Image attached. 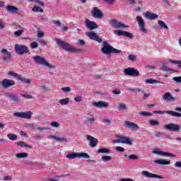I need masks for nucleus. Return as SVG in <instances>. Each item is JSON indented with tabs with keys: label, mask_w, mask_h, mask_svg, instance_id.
Listing matches in <instances>:
<instances>
[{
	"label": "nucleus",
	"mask_w": 181,
	"mask_h": 181,
	"mask_svg": "<svg viewBox=\"0 0 181 181\" xmlns=\"http://www.w3.org/2000/svg\"><path fill=\"white\" fill-rule=\"evenodd\" d=\"M33 60H34L36 64L38 66H42L43 67H47V69L54 70L56 69V65L50 64L49 61L45 59V57L40 55H35L33 57Z\"/></svg>",
	"instance_id": "f257e3e1"
},
{
	"label": "nucleus",
	"mask_w": 181,
	"mask_h": 181,
	"mask_svg": "<svg viewBox=\"0 0 181 181\" xmlns=\"http://www.w3.org/2000/svg\"><path fill=\"white\" fill-rule=\"evenodd\" d=\"M55 42L63 50H66V52H69L70 53H81V49L72 47L70 44L60 39H56Z\"/></svg>",
	"instance_id": "f03ea898"
},
{
	"label": "nucleus",
	"mask_w": 181,
	"mask_h": 181,
	"mask_svg": "<svg viewBox=\"0 0 181 181\" xmlns=\"http://www.w3.org/2000/svg\"><path fill=\"white\" fill-rule=\"evenodd\" d=\"M102 46L103 47L101 48V52L102 53H103V54H110V53L119 54L122 52L110 45L108 42L107 41H103L102 43Z\"/></svg>",
	"instance_id": "7ed1b4c3"
},
{
	"label": "nucleus",
	"mask_w": 181,
	"mask_h": 181,
	"mask_svg": "<svg viewBox=\"0 0 181 181\" xmlns=\"http://www.w3.org/2000/svg\"><path fill=\"white\" fill-rule=\"evenodd\" d=\"M134 141L127 136L118 135L117 139L112 140V144H125L126 145H132Z\"/></svg>",
	"instance_id": "20e7f679"
},
{
	"label": "nucleus",
	"mask_w": 181,
	"mask_h": 181,
	"mask_svg": "<svg viewBox=\"0 0 181 181\" xmlns=\"http://www.w3.org/2000/svg\"><path fill=\"white\" fill-rule=\"evenodd\" d=\"M14 50L16 53L20 54V56L25 54V53H29V48L23 45L16 44L14 47Z\"/></svg>",
	"instance_id": "39448f33"
},
{
	"label": "nucleus",
	"mask_w": 181,
	"mask_h": 181,
	"mask_svg": "<svg viewBox=\"0 0 181 181\" xmlns=\"http://www.w3.org/2000/svg\"><path fill=\"white\" fill-rule=\"evenodd\" d=\"M163 128L164 129L170 131V132H179V131H180L181 129V126L177 124L170 123L168 124H165Z\"/></svg>",
	"instance_id": "423d86ee"
},
{
	"label": "nucleus",
	"mask_w": 181,
	"mask_h": 181,
	"mask_svg": "<svg viewBox=\"0 0 181 181\" xmlns=\"http://www.w3.org/2000/svg\"><path fill=\"white\" fill-rule=\"evenodd\" d=\"M90 13L95 19H103L104 18V13H103V11H101L98 7H93Z\"/></svg>",
	"instance_id": "0eeeda50"
},
{
	"label": "nucleus",
	"mask_w": 181,
	"mask_h": 181,
	"mask_svg": "<svg viewBox=\"0 0 181 181\" xmlns=\"http://www.w3.org/2000/svg\"><path fill=\"white\" fill-rule=\"evenodd\" d=\"M124 74L125 76H130V77H138V76H139V71L138 69H135L132 67L124 69Z\"/></svg>",
	"instance_id": "6e6552de"
},
{
	"label": "nucleus",
	"mask_w": 181,
	"mask_h": 181,
	"mask_svg": "<svg viewBox=\"0 0 181 181\" xmlns=\"http://www.w3.org/2000/svg\"><path fill=\"white\" fill-rule=\"evenodd\" d=\"M136 19L137 24L139 25L140 32H142V33H148V30L145 28V21H144L142 17L138 16L136 17Z\"/></svg>",
	"instance_id": "1a4fd4ad"
},
{
	"label": "nucleus",
	"mask_w": 181,
	"mask_h": 181,
	"mask_svg": "<svg viewBox=\"0 0 181 181\" xmlns=\"http://www.w3.org/2000/svg\"><path fill=\"white\" fill-rule=\"evenodd\" d=\"M109 23L112 28H114L115 29H124V28H129L128 25L123 24L122 23L118 21V20L115 19H112Z\"/></svg>",
	"instance_id": "9d476101"
},
{
	"label": "nucleus",
	"mask_w": 181,
	"mask_h": 181,
	"mask_svg": "<svg viewBox=\"0 0 181 181\" xmlns=\"http://www.w3.org/2000/svg\"><path fill=\"white\" fill-rule=\"evenodd\" d=\"M153 114H168V115H171V117H177V118L181 117V113H179L177 112H175L173 110H165V111H162V110H155L153 112Z\"/></svg>",
	"instance_id": "9b49d317"
},
{
	"label": "nucleus",
	"mask_w": 181,
	"mask_h": 181,
	"mask_svg": "<svg viewBox=\"0 0 181 181\" xmlns=\"http://www.w3.org/2000/svg\"><path fill=\"white\" fill-rule=\"evenodd\" d=\"M14 117L18 118H24V119H30L32 118V112H16L13 114Z\"/></svg>",
	"instance_id": "f8f14e48"
},
{
	"label": "nucleus",
	"mask_w": 181,
	"mask_h": 181,
	"mask_svg": "<svg viewBox=\"0 0 181 181\" xmlns=\"http://www.w3.org/2000/svg\"><path fill=\"white\" fill-rule=\"evenodd\" d=\"M141 175L144 177H148V179H165L162 175L153 174L152 173H149L148 171L143 170L141 171Z\"/></svg>",
	"instance_id": "ddd939ff"
},
{
	"label": "nucleus",
	"mask_w": 181,
	"mask_h": 181,
	"mask_svg": "<svg viewBox=\"0 0 181 181\" xmlns=\"http://www.w3.org/2000/svg\"><path fill=\"white\" fill-rule=\"evenodd\" d=\"M1 53L3 54V61L4 63H9V61L12 59V54L5 48L1 50Z\"/></svg>",
	"instance_id": "4468645a"
},
{
	"label": "nucleus",
	"mask_w": 181,
	"mask_h": 181,
	"mask_svg": "<svg viewBox=\"0 0 181 181\" xmlns=\"http://www.w3.org/2000/svg\"><path fill=\"white\" fill-rule=\"evenodd\" d=\"M85 26L89 30H94V29H98V25L92 21L86 19L85 21Z\"/></svg>",
	"instance_id": "2eb2a0df"
},
{
	"label": "nucleus",
	"mask_w": 181,
	"mask_h": 181,
	"mask_svg": "<svg viewBox=\"0 0 181 181\" xmlns=\"http://www.w3.org/2000/svg\"><path fill=\"white\" fill-rule=\"evenodd\" d=\"M6 97L9 99V101H11V103H13V104H18L21 102L19 97L16 94L7 93L6 94Z\"/></svg>",
	"instance_id": "dca6fc26"
},
{
	"label": "nucleus",
	"mask_w": 181,
	"mask_h": 181,
	"mask_svg": "<svg viewBox=\"0 0 181 181\" xmlns=\"http://www.w3.org/2000/svg\"><path fill=\"white\" fill-rule=\"evenodd\" d=\"M87 36L91 40H95V42H98V43H103V39L101 37H99V36L97 35V33L90 31L87 33Z\"/></svg>",
	"instance_id": "f3484780"
},
{
	"label": "nucleus",
	"mask_w": 181,
	"mask_h": 181,
	"mask_svg": "<svg viewBox=\"0 0 181 181\" xmlns=\"http://www.w3.org/2000/svg\"><path fill=\"white\" fill-rule=\"evenodd\" d=\"M124 127L125 128L132 129V131H138L139 129V126H138V124L129 121H124Z\"/></svg>",
	"instance_id": "a211bd4d"
},
{
	"label": "nucleus",
	"mask_w": 181,
	"mask_h": 181,
	"mask_svg": "<svg viewBox=\"0 0 181 181\" xmlns=\"http://www.w3.org/2000/svg\"><path fill=\"white\" fill-rule=\"evenodd\" d=\"M152 153H154L155 155H158L159 156H170V158H176V155L172 153H168L159 150H154L152 151Z\"/></svg>",
	"instance_id": "6ab92c4d"
},
{
	"label": "nucleus",
	"mask_w": 181,
	"mask_h": 181,
	"mask_svg": "<svg viewBox=\"0 0 181 181\" xmlns=\"http://www.w3.org/2000/svg\"><path fill=\"white\" fill-rule=\"evenodd\" d=\"M115 35H117V36H126V37H129V39H134V35L131 33H128L127 31L117 30L115 31Z\"/></svg>",
	"instance_id": "aec40b11"
},
{
	"label": "nucleus",
	"mask_w": 181,
	"mask_h": 181,
	"mask_svg": "<svg viewBox=\"0 0 181 181\" xmlns=\"http://www.w3.org/2000/svg\"><path fill=\"white\" fill-rule=\"evenodd\" d=\"M162 98L163 101H167L168 103H173L176 101V99L175 98V97H173V95H172V93H170V92H167L164 93L162 95Z\"/></svg>",
	"instance_id": "412c9836"
},
{
	"label": "nucleus",
	"mask_w": 181,
	"mask_h": 181,
	"mask_svg": "<svg viewBox=\"0 0 181 181\" xmlns=\"http://www.w3.org/2000/svg\"><path fill=\"white\" fill-rule=\"evenodd\" d=\"M92 105H93V107H96V108H108L110 103L105 101L100 100L98 102H93L92 103Z\"/></svg>",
	"instance_id": "4be33fe9"
},
{
	"label": "nucleus",
	"mask_w": 181,
	"mask_h": 181,
	"mask_svg": "<svg viewBox=\"0 0 181 181\" xmlns=\"http://www.w3.org/2000/svg\"><path fill=\"white\" fill-rule=\"evenodd\" d=\"M1 86L4 88H9V87L15 86V82L11 79L5 78L1 81Z\"/></svg>",
	"instance_id": "5701e85b"
},
{
	"label": "nucleus",
	"mask_w": 181,
	"mask_h": 181,
	"mask_svg": "<svg viewBox=\"0 0 181 181\" xmlns=\"http://www.w3.org/2000/svg\"><path fill=\"white\" fill-rule=\"evenodd\" d=\"M87 139L89 141V146H90V148H95V146H97L98 144V139L90 135L87 136Z\"/></svg>",
	"instance_id": "b1692460"
},
{
	"label": "nucleus",
	"mask_w": 181,
	"mask_h": 181,
	"mask_svg": "<svg viewBox=\"0 0 181 181\" xmlns=\"http://www.w3.org/2000/svg\"><path fill=\"white\" fill-rule=\"evenodd\" d=\"M144 18L146 19H148L149 21H155V19H158V16L156 13L146 11V13H144Z\"/></svg>",
	"instance_id": "393cba45"
},
{
	"label": "nucleus",
	"mask_w": 181,
	"mask_h": 181,
	"mask_svg": "<svg viewBox=\"0 0 181 181\" xmlns=\"http://www.w3.org/2000/svg\"><path fill=\"white\" fill-rule=\"evenodd\" d=\"M6 11H7V12L8 13H11L12 15H15V13H18V11H19V8H18L17 7H15L14 6H12V5H8L6 7Z\"/></svg>",
	"instance_id": "a878e982"
},
{
	"label": "nucleus",
	"mask_w": 181,
	"mask_h": 181,
	"mask_svg": "<svg viewBox=\"0 0 181 181\" xmlns=\"http://www.w3.org/2000/svg\"><path fill=\"white\" fill-rule=\"evenodd\" d=\"M47 138H48V139H54L57 142H66V141H67V139L66 138L56 136H53V135L48 136Z\"/></svg>",
	"instance_id": "bb28decb"
},
{
	"label": "nucleus",
	"mask_w": 181,
	"mask_h": 181,
	"mask_svg": "<svg viewBox=\"0 0 181 181\" xmlns=\"http://www.w3.org/2000/svg\"><path fill=\"white\" fill-rule=\"evenodd\" d=\"M154 163L156 165H170V161L166 160H163L162 158L155 160Z\"/></svg>",
	"instance_id": "cd10ccee"
},
{
	"label": "nucleus",
	"mask_w": 181,
	"mask_h": 181,
	"mask_svg": "<svg viewBox=\"0 0 181 181\" xmlns=\"http://www.w3.org/2000/svg\"><path fill=\"white\" fill-rule=\"evenodd\" d=\"M86 122H87V124H95L97 122V119H95V117H94V116L90 117H86L85 119Z\"/></svg>",
	"instance_id": "c85d7f7f"
},
{
	"label": "nucleus",
	"mask_w": 181,
	"mask_h": 181,
	"mask_svg": "<svg viewBox=\"0 0 181 181\" xmlns=\"http://www.w3.org/2000/svg\"><path fill=\"white\" fill-rule=\"evenodd\" d=\"M28 153H18L16 154V158H17V159H25V158H28Z\"/></svg>",
	"instance_id": "c756f323"
},
{
	"label": "nucleus",
	"mask_w": 181,
	"mask_h": 181,
	"mask_svg": "<svg viewBox=\"0 0 181 181\" xmlns=\"http://www.w3.org/2000/svg\"><path fill=\"white\" fill-rule=\"evenodd\" d=\"M70 103V98H66L59 100L60 105H67Z\"/></svg>",
	"instance_id": "7c9ffc66"
},
{
	"label": "nucleus",
	"mask_w": 181,
	"mask_h": 181,
	"mask_svg": "<svg viewBox=\"0 0 181 181\" xmlns=\"http://www.w3.org/2000/svg\"><path fill=\"white\" fill-rule=\"evenodd\" d=\"M78 158L83 159H90V156L87 153H78Z\"/></svg>",
	"instance_id": "2f4dec72"
},
{
	"label": "nucleus",
	"mask_w": 181,
	"mask_h": 181,
	"mask_svg": "<svg viewBox=\"0 0 181 181\" xmlns=\"http://www.w3.org/2000/svg\"><path fill=\"white\" fill-rule=\"evenodd\" d=\"M18 80L22 83H24L25 84H31L32 83V81L30 79H28L26 78H22L21 76L18 78Z\"/></svg>",
	"instance_id": "473e14b6"
},
{
	"label": "nucleus",
	"mask_w": 181,
	"mask_h": 181,
	"mask_svg": "<svg viewBox=\"0 0 181 181\" xmlns=\"http://www.w3.org/2000/svg\"><path fill=\"white\" fill-rule=\"evenodd\" d=\"M98 153H106L107 155H109V153H111V151L110 149L102 148L98 151Z\"/></svg>",
	"instance_id": "72a5a7b5"
},
{
	"label": "nucleus",
	"mask_w": 181,
	"mask_h": 181,
	"mask_svg": "<svg viewBox=\"0 0 181 181\" xmlns=\"http://www.w3.org/2000/svg\"><path fill=\"white\" fill-rule=\"evenodd\" d=\"M145 84H156L158 81L153 78H148L144 81Z\"/></svg>",
	"instance_id": "f704fd0d"
},
{
	"label": "nucleus",
	"mask_w": 181,
	"mask_h": 181,
	"mask_svg": "<svg viewBox=\"0 0 181 181\" xmlns=\"http://www.w3.org/2000/svg\"><path fill=\"white\" fill-rule=\"evenodd\" d=\"M67 159L71 160V159H76V158H78V153H72L70 154L66 155Z\"/></svg>",
	"instance_id": "c9c22d12"
},
{
	"label": "nucleus",
	"mask_w": 181,
	"mask_h": 181,
	"mask_svg": "<svg viewBox=\"0 0 181 181\" xmlns=\"http://www.w3.org/2000/svg\"><path fill=\"white\" fill-rule=\"evenodd\" d=\"M19 28L21 30H18L14 32V36H16V37H19V36H22V34L23 33V28H22L21 26Z\"/></svg>",
	"instance_id": "e433bc0d"
},
{
	"label": "nucleus",
	"mask_w": 181,
	"mask_h": 181,
	"mask_svg": "<svg viewBox=\"0 0 181 181\" xmlns=\"http://www.w3.org/2000/svg\"><path fill=\"white\" fill-rule=\"evenodd\" d=\"M7 138H8L10 141H16V139H18V136L13 134H7Z\"/></svg>",
	"instance_id": "4c0bfd02"
},
{
	"label": "nucleus",
	"mask_w": 181,
	"mask_h": 181,
	"mask_svg": "<svg viewBox=\"0 0 181 181\" xmlns=\"http://www.w3.org/2000/svg\"><path fill=\"white\" fill-rule=\"evenodd\" d=\"M31 127L33 129H37V131H49L50 129L49 128L47 127H35L34 125H32Z\"/></svg>",
	"instance_id": "58836bf2"
},
{
	"label": "nucleus",
	"mask_w": 181,
	"mask_h": 181,
	"mask_svg": "<svg viewBox=\"0 0 181 181\" xmlns=\"http://www.w3.org/2000/svg\"><path fill=\"white\" fill-rule=\"evenodd\" d=\"M17 145H18V146H23L24 148H29V149H32V146H29L23 141L17 142Z\"/></svg>",
	"instance_id": "ea45409f"
},
{
	"label": "nucleus",
	"mask_w": 181,
	"mask_h": 181,
	"mask_svg": "<svg viewBox=\"0 0 181 181\" xmlns=\"http://www.w3.org/2000/svg\"><path fill=\"white\" fill-rule=\"evenodd\" d=\"M139 115H141V117H152V113L149 112H140Z\"/></svg>",
	"instance_id": "a19ab883"
},
{
	"label": "nucleus",
	"mask_w": 181,
	"mask_h": 181,
	"mask_svg": "<svg viewBox=\"0 0 181 181\" xmlns=\"http://www.w3.org/2000/svg\"><path fill=\"white\" fill-rule=\"evenodd\" d=\"M148 124L152 127H158V125H159V122L158 120L151 119L148 121Z\"/></svg>",
	"instance_id": "79ce46f5"
},
{
	"label": "nucleus",
	"mask_w": 181,
	"mask_h": 181,
	"mask_svg": "<svg viewBox=\"0 0 181 181\" xmlns=\"http://www.w3.org/2000/svg\"><path fill=\"white\" fill-rule=\"evenodd\" d=\"M127 110V105L125 103H119V111H125Z\"/></svg>",
	"instance_id": "37998d69"
},
{
	"label": "nucleus",
	"mask_w": 181,
	"mask_h": 181,
	"mask_svg": "<svg viewBox=\"0 0 181 181\" xmlns=\"http://www.w3.org/2000/svg\"><path fill=\"white\" fill-rule=\"evenodd\" d=\"M32 11H33V12H40L41 13L44 11H43V8H41L40 6H35L33 8Z\"/></svg>",
	"instance_id": "c03bdc74"
},
{
	"label": "nucleus",
	"mask_w": 181,
	"mask_h": 181,
	"mask_svg": "<svg viewBox=\"0 0 181 181\" xmlns=\"http://www.w3.org/2000/svg\"><path fill=\"white\" fill-rule=\"evenodd\" d=\"M158 25L162 29H168V25L163 21H158Z\"/></svg>",
	"instance_id": "a18cd8bd"
},
{
	"label": "nucleus",
	"mask_w": 181,
	"mask_h": 181,
	"mask_svg": "<svg viewBox=\"0 0 181 181\" xmlns=\"http://www.w3.org/2000/svg\"><path fill=\"white\" fill-rule=\"evenodd\" d=\"M50 126L52 127V128H59L60 124L56 121H54L50 123Z\"/></svg>",
	"instance_id": "49530a36"
},
{
	"label": "nucleus",
	"mask_w": 181,
	"mask_h": 181,
	"mask_svg": "<svg viewBox=\"0 0 181 181\" xmlns=\"http://www.w3.org/2000/svg\"><path fill=\"white\" fill-rule=\"evenodd\" d=\"M168 63H173V64H178L179 69H181V61L169 60Z\"/></svg>",
	"instance_id": "de8ad7c7"
},
{
	"label": "nucleus",
	"mask_w": 181,
	"mask_h": 181,
	"mask_svg": "<svg viewBox=\"0 0 181 181\" xmlns=\"http://www.w3.org/2000/svg\"><path fill=\"white\" fill-rule=\"evenodd\" d=\"M128 158H129V159H130V160H138L139 159L138 156H136L135 154H131L128 156Z\"/></svg>",
	"instance_id": "09e8293b"
},
{
	"label": "nucleus",
	"mask_w": 181,
	"mask_h": 181,
	"mask_svg": "<svg viewBox=\"0 0 181 181\" xmlns=\"http://www.w3.org/2000/svg\"><path fill=\"white\" fill-rule=\"evenodd\" d=\"M8 76L13 77L14 78H16V80H19V77H21V76H19L18 74L14 72H9Z\"/></svg>",
	"instance_id": "8fccbe9b"
},
{
	"label": "nucleus",
	"mask_w": 181,
	"mask_h": 181,
	"mask_svg": "<svg viewBox=\"0 0 181 181\" xmlns=\"http://www.w3.org/2000/svg\"><path fill=\"white\" fill-rule=\"evenodd\" d=\"M128 59L131 62H136V55L135 54H129Z\"/></svg>",
	"instance_id": "3c124183"
},
{
	"label": "nucleus",
	"mask_w": 181,
	"mask_h": 181,
	"mask_svg": "<svg viewBox=\"0 0 181 181\" xmlns=\"http://www.w3.org/2000/svg\"><path fill=\"white\" fill-rule=\"evenodd\" d=\"M31 49H37L39 47V44L36 42H33L30 44Z\"/></svg>",
	"instance_id": "603ef678"
},
{
	"label": "nucleus",
	"mask_w": 181,
	"mask_h": 181,
	"mask_svg": "<svg viewBox=\"0 0 181 181\" xmlns=\"http://www.w3.org/2000/svg\"><path fill=\"white\" fill-rule=\"evenodd\" d=\"M101 159L103 162H108L109 160H111V156H103L101 157Z\"/></svg>",
	"instance_id": "864d4df0"
},
{
	"label": "nucleus",
	"mask_w": 181,
	"mask_h": 181,
	"mask_svg": "<svg viewBox=\"0 0 181 181\" xmlns=\"http://www.w3.org/2000/svg\"><path fill=\"white\" fill-rule=\"evenodd\" d=\"M162 69L163 71H172V69L168 67V66H166L165 64H163Z\"/></svg>",
	"instance_id": "5fc2aeb1"
},
{
	"label": "nucleus",
	"mask_w": 181,
	"mask_h": 181,
	"mask_svg": "<svg viewBox=\"0 0 181 181\" xmlns=\"http://www.w3.org/2000/svg\"><path fill=\"white\" fill-rule=\"evenodd\" d=\"M62 90L64 93H70V91H71V88H70V87H69V86L63 87V88H62Z\"/></svg>",
	"instance_id": "6e6d98bb"
},
{
	"label": "nucleus",
	"mask_w": 181,
	"mask_h": 181,
	"mask_svg": "<svg viewBox=\"0 0 181 181\" xmlns=\"http://www.w3.org/2000/svg\"><path fill=\"white\" fill-rule=\"evenodd\" d=\"M5 29V23L2 19H0V30H4Z\"/></svg>",
	"instance_id": "4d7b16f0"
},
{
	"label": "nucleus",
	"mask_w": 181,
	"mask_h": 181,
	"mask_svg": "<svg viewBox=\"0 0 181 181\" xmlns=\"http://www.w3.org/2000/svg\"><path fill=\"white\" fill-rule=\"evenodd\" d=\"M77 45H79L80 46H84V45H86V42L84 40L80 39L77 40Z\"/></svg>",
	"instance_id": "13d9d810"
},
{
	"label": "nucleus",
	"mask_w": 181,
	"mask_h": 181,
	"mask_svg": "<svg viewBox=\"0 0 181 181\" xmlns=\"http://www.w3.org/2000/svg\"><path fill=\"white\" fill-rule=\"evenodd\" d=\"M74 101H76V103H81L83 101V98L81 96L75 97Z\"/></svg>",
	"instance_id": "bf43d9fd"
},
{
	"label": "nucleus",
	"mask_w": 181,
	"mask_h": 181,
	"mask_svg": "<svg viewBox=\"0 0 181 181\" xmlns=\"http://www.w3.org/2000/svg\"><path fill=\"white\" fill-rule=\"evenodd\" d=\"M21 95L22 97H23L24 98H26L27 100H32V98H33V96L28 94H24V95L22 94Z\"/></svg>",
	"instance_id": "052dcab7"
},
{
	"label": "nucleus",
	"mask_w": 181,
	"mask_h": 181,
	"mask_svg": "<svg viewBox=\"0 0 181 181\" xmlns=\"http://www.w3.org/2000/svg\"><path fill=\"white\" fill-rule=\"evenodd\" d=\"M173 80L177 83H181V76H175L173 78Z\"/></svg>",
	"instance_id": "680f3d73"
},
{
	"label": "nucleus",
	"mask_w": 181,
	"mask_h": 181,
	"mask_svg": "<svg viewBox=\"0 0 181 181\" xmlns=\"http://www.w3.org/2000/svg\"><path fill=\"white\" fill-rule=\"evenodd\" d=\"M116 151L117 152H124V151H125V148H124V147L117 146L116 147Z\"/></svg>",
	"instance_id": "e2e57ef3"
},
{
	"label": "nucleus",
	"mask_w": 181,
	"mask_h": 181,
	"mask_svg": "<svg viewBox=\"0 0 181 181\" xmlns=\"http://www.w3.org/2000/svg\"><path fill=\"white\" fill-rule=\"evenodd\" d=\"M103 121L106 125H110V124H111V119H104Z\"/></svg>",
	"instance_id": "0e129e2a"
},
{
	"label": "nucleus",
	"mask_w": 181,
	"mask_h": 181,
	"mask_svg": "<svg viewBox=\"0 0 181 181\" xmlns=\"http://www.w3.org/2000/svg\"><path fill=\"white\" fill-rule=\"evenodd\" d=\"M39 88L44 90V91H49V88H47L46 86H40Z\"/></svg>",
	"instance_id": "69168bd1"
},
{
	"label": "nucleus",
	"mask_w": 181,
	"mask_h": 181,
	"mask_svg": "<svg viewBox=\"0 0 181 181\" xmlns=\"http://www.w3.org/2000/svg\"><path fill=\"white\" fill-rule=\"evenodd\" d=\"M38 42L42 45V46H46V41L43 39H38Z\"/></svg>",
	"instance_id": "338daca9"
},
{
	"label": "nucleus",
	"mask_w": 181,
	"mask_h": 181,
	"mask_svg": "<svg viewBox=\"0 0 181 181\" xmlns=\"http://www.w3.org/2000/svg\"><path fill=\"white\" fill-rule=\"evenodd\" d=\"M175 168H181V161H177L174 164Z\"/></svg>",
	"instance_id": "774afa93"
}]
</instances>
